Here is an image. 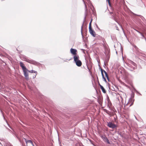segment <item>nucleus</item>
Segmentation results:
<instances>
[{"label": "nucleus", "mask_w": 146, "mask_h": 146, "mask_svg": "<svg viewBox=\"0 0 146 146\" xmlns=\"http://www.w3.org/2000/svg\"><path fill=\"white\" fill-rule=\"evenodd\" d=\"M20 65L23 70L24 75L25 78L27 80H29V77L28 72H29V70H28L25 66H24V64L22 62H21L20 63Z\"/></svg>", "instance_id": "obj_1"}, {"label": "nucleus", "mask_w": 146, "mask_h": 146, "mask_svg": "<svg viewBox=\"0 0 146 146\" xmlns=\"http://www.w3.org/2000/svg\"><path fill=\"white\" fill-rule=\"evenodd\" d=\"M134 101V100H133L132 98H130L128 102L126 104H125V108L128 106V108L131 106L133 104Z\"/></svg>", "instance_id": "obj_2"}, {"label": "nucleus", "mask_w": 146, "mask_h": 146, "mask_svg": "<svg viewBox=\"0 0 146 146\" xmlns=\"http://www.w3.org/2000/svg\"><path fill=\"white\" fill-rule=\"evenodd\" d=\"M108 126L110 127L112 129H114L116 127L117 125L111 122H109L108 123Z\"/></svg>", "instance_id": "obj_3"}, {"label": "nucleus", "mask_w": 146, "mask_h": 146, "mask_svg": "<svg viewBox=\"0 0 146 146\" xmlns=\"http://www.w3.org/2000/svg\"><path fill=\"white\" fill-rule=\"evenodd\" d=\"M70 51L71 53L74 56L77 55V50L76 49L71 48L70 50Z\"/></svg>", "instance_id": "obj_4"}, {"label": "nucleus", "mask_w": 146, "mask_h": 146, "mask_svg": "<svg viewBox=\"0 0 146 146\" xmlns=\"http://www.w3.org/2000/svg\"><path fill=\"white\" fill-rule=\"evenodd\" d=\"M27 146H34L33 142L31 140L26 141Z\"/></svg>", "instance_id": "obj_5"}, {"label": "nucleus", "mask_w": 146, "mask_h": 146, "mask_svg": "<svg viewBox=\"0 0 146 146\" xmlns=\"http://www.w3.org/2000/svg\"><path fill=\"white\" fill-rule=\"evenodd\" d=\"M101 137L103 139V140L104 141L107 142V143L108 144L110 143L109 140L107 138V137H106V136L102 135L101 136Z\"/></svg>", "instance_id": "obj_6"}, {"label": "nucleus", "mask_w": 146, "mask_h": 146, "mask_svg": "<svg viewBox=\"0 0 146 146\" xmlns=\"http://www.w3.org/2000/svg\"><path fill=\"white\" fill-rule=\"evenodd\" d=\"M89 31L90 34L94 37H95V33L92 28H89Z\"/></svg>", "instance_id": "obj_7"}, {"label": "nucleus", "mask_w": 146, "mask_h": 146, "mask_svg": "<svg viewBox=\"0 0 146 146\" xmlns=\"http://www.w3.org/2000/svg\"><path fill=\"white\" fill-rule=\"evenodd\" d=\"M25 61L28 63L32 64H35L36 63V62L35 61L32 60H30L28 59H26L25 60Z\"/></svg>", "instance_id": "obj_8"}, {"label": "nucleus", "mask_w": 146, "mask_h": 146, "mask_svg": "<svg viewBox=\"0 0 146 146\" xmlns=\"http://www.w3.org/2000/svg\"><path fill=\"white\" fill-rule=\"evenodd\" d=\"M73 58L74 59V61L75 62L77 61H78L79 60H80L79 59V57L78 55L74 56Z\"/></svg>", "instance_id": "obj_9"}, {"label": "nucleus", "mask_w": 146, "mask_h": 146, "mask_svg": "<svg viewBox=\"0 0 146 146\" xmlns=\"http://www.w3.org/2000/svg\"><path fill=\"white\" fill-rule=\"evenodd\" d=\"M76 65L78 66H80L82 65V63L81 61L80 60L78 61L75 62Z\"/></svg>", "instance_id": "obj_10"}, {"label": "nucleus", "mask_w": 146, "mask_h": 146, "mask_svg": "<svg viewBox=\"0 0 146 146\" xmlns=\"http://www.w3.org/2000/svg\"><path fill=\"white\" fill-rule=\"evenodd\" d=\"M101 71L102 75V78L104 79V81H105L106 82V79L104 76V74L103 73V70L102 69H101Z\"/></svg>", "instance_id": "obj_11"}, {"label": "nucleus", "mask_w": 146, "mask_h": 146, "mask_svg": "<svg viewBox=\"0 0 146 146\" xmlns=\"http://www.w3.org/2000/svg\"><path fill=\"white\" fill-rule=\"evenodd\" d=\"M100 88L104 93H106V91L105 90L102 86L100 85Z\"/></svg>", "instance_id": "obj_12"}, {"label": "nucleus", "mask_w": 146, "mask_h": 146, "mask_svg": "<svg viewBox=\"0 0 146 146\" xmlns=\"http://www.w3.org/2000/svg\"><path fill=\"white\" fill-rule=\"evenodd\" d=\"M29 72L30 73H34L36 74L35 75V77H33V78H35L36 77V75H37V72L36 71L34 70H29Z\"/></svg>", "instance_id": "obj_13"}, {"label": "nucleus", "mask_w": 146, "mask_h": 146, "mask_svg": "<svg viewBox=\"0 0 146 146\" xmlns=\"http://www.w3.org/2000/svg\"><path fill=\"white\" fill-rule=\"evenodd\" d=\"M101 40L102 41L103 43V46H106V42L105 40V39L104 38H102V37L101 38Z\"/></svg>", "instance_id": "obj_14"}, {"label": "nucleus", "mask_w": 146, "mask_h": 146, "mask_svg": "<svg viewBox=\"0 0 146 146\" xmlns=\"http://www.w3.org/2000/svg\"><path fill=\"white\" fill-rule=\"evenodd\" d=\"M103 72H104L105 73L106 77L107 78V79L109 81V78L108 74L106 71L104 70H103Z\"/></svg>", "instance_id": "obj_15"}, {"label": "nucleus", "mask_w": 146, "mask_h": 146, "mask_svg": "<svg viewBox=\"0 0 146 146\" xmlns=\"http://www.w3.org/2000/svg\"><path fill=\"white\" fill-rule=\"evenodd\" d=\"M104 111L109 115H111V112L106 109H104Z\"/></svg>", "instance_id": "obj_16"}, {"label": "nucleus", "mask_w": 146, "mask_h": 146, "mask_svg": "<svg viewBox=\"0 0 146 146\" xmlns=\"http://www.w3.org/2000/svg\"><path fill=\"white\" fill-rule=\"evenodd\" d=\"M92 20H93L92 19H91V21L89 23V28H92L91 23H92Z\"/></svg>", "instance_id": "obj_17"}, {"label": "nucleus", "mask_w": 146, "mask_h": 146, "mask_svg": "<svg viewBox=\"0 0 146 146\" xmlns=\"http://www.w3.org/2000/svg\"><path fill=\"white\" fill-rule=\"evenodd\" d=\"M111 104L110 102V101L109 100H108V106L109 107V108H110V106L111 105Z\"/></svg>", "instance_id": "obj_18"}, {"label": "nucleus", "mask_w": 146, "mask_h": 146, "mask_svg": "<svg viewBox=\"0 0 146 146\" xmlns=\"http://www.w3.org/2000/svg\"><path fill=\"white\" fill-rule=\"evenodd\" d=\"M107 1H108L109 4L110 6H111V3L110 2V0H106Z\"/></svg>", "instance_id": "obj_19"}, {"label": "nucleus", "mask_w": 146, "mask_h": 146, "mask_svg": "<svg viewBox=\"0 0 146 146\" xmlns=\"http://www.w3.org/2000/svg\"><path fill=\"white\" fill-rule=\"evenodd\" d=\"M140 34H141V35L143 37H144V35H143V34L141 33H140Z\"/></svg>", "instance_id": "obj_20"}, {"label": "nucleus", "mask_w": 146, "mask_h": 146, "mask_svg": "<svg viewBox=\"0 0 146 146\" xmlns=\"http://www.w3.org/2000/svg\"><path fill=\"white\" fill-rule=\"evenodd\" d=\"M98 84L100 86V85H101L100 83L99 82Z\"/></svg>", "instance_id": "obj_21"}]
</instances>
